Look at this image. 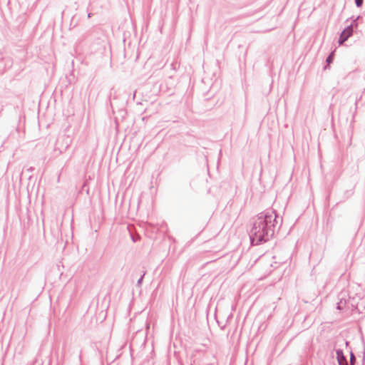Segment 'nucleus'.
Masks as SVG:
<instances>
[{
	"label": "nucleus",
	"instance_id": "1",
	"mask_svg": "<svg viewBox=\"0 0 365 365\" xmlns=\"http://www.w3.org/2000/svg\"><path fill=\"white\" fill-rule=\"evenodd\" d=\"M277 225L274 211L269 210L259 213L254 220L250 230V238L256 243L268 241L274 235Z\"/></svg>",
	"mask_w": 365,
	"mask_h": 365
},
{
	"label": "nucleus",
	"instance_id": "2",
	"mask_svg": "<svg viewBox=\"0 0 365 365\" xmlns=\"http://www.w3.org/2000/svg\"><path fill=\"white\" fill-rule=\"evenodd\" d=\"M346 297L347 293L346 292H342L339 294V302L336 306L337 309L344 311L355 307L353 304H351V307L349 306L350 299H346Z\"/></svg>",
	"mask_w": 365,
	"mask_h": 365
},
{
	"label": "nucleus",
	"instance_id": "3",
	"mask_svg": "<svg viewBox=\"0 0 365 365\" xmlns=\"http://www.w3.org/2000/svg\"><path fill=\"white\" fill-rule=\"evenodd\" d=\"M353 33V27L352 25L348 26L344 30L341 32L339 38V44H343L349 36L352 35Z\"/></svg>",
	"mask_w": 365,
	"mask_h": 365
},
{
	"label": "nucleus",
	"instance_id": "4",
	"mask_svg": "<svg viewBox=\"0 0 365 365\" xmlns=\"http://www.w3.org/2000/svg\"><path fill=\"white\" fill-rule=\"evenodd\" d=\"M337 361L339 365H347V361L344 356L343 351L341 349H338L336 351Z\"/></svg>",
	"mask_w": 365,
	"mask_h": 365
},
{
	"label": "nucleus",
	"instance_id": "5",
	"mask_svg": "<svg viewBox=\"0 0 365 365\" xmlns=\"http://www.w3.org/2000/svg\"><path fill=\"white\" fill-rule=\"evenodd\" d=\"M333 58H334V53H331L327 58V60L326 61L328 63H330L332 62L333 61Z\"/></svg>",
	"mask_w": 365,
	"mask_h": 365
},
{
	"label": "nucleus",
	"instance_id": "6",
	"mask_svg": "<svg viewBox=\"0 0 365 365\" xmlns=\"http://www.w3.org/2000/svg\"><path fill=\"white\" fill-rule=\"evenodd\" d=\"M144 275H145V273L140 277V278L138 280L137 282V285L138 286H140L141 284H142V282H143V277H144Z\"/></svg>",
	"mask_w": 365,
	"mask_h": 365
},
{
	"label": "nucleus",
	"instance_id": "7",
	"mask_svg": "<svg viewBox=\"0 0 365 365\" xmlns=\"http://www.w3.org/2000/svg\"><path fill=\"white\" fill-rule=\"evenodd\" d=\"M355 3L357 7H360L363 4V0H355Z\"/></svg>",
	"mask_w": 365,
	"mask_h": 365
},
{
	"label": "nucleus",
	"instance_id": "8",
	"mask_svg": "<svg viewBox=\"0 0 365 365\" xmlns=\"http://www.w3.org/2000/svg\"><path fill=\"white\" fill-rule=\"evenodd\" d=\"M68 145H69L68 143H66V146L63 148L59 149L60 153H63V151H65L68 148Z\"/></svg>",
	"mask_w": 365,
	"mask_h": 365
},
{
	"label": "nucleus",
	"instance_id": "9",
	"mask_svg": "<svg viewBox=\"0 0 365 365\" xmlns=\"http://www.w3.org/2000/svg\"><path fill=\"white\" fill-rule=\"evenodd\" d=\"M354 359V356L353 355V354H351V361H352V360Z\"/></svg>",
	"mask_w": 365,
	"mask_h": 365
},
{
	"label": "nucleus",
	"instance_id": "10",
	"mask_svg": "<svg viewBox=\"0 0 365 365\" xmlns=\"http://www.w3.org/2000/svg\"><path fill=\"white\" fill-rule=\"evenodd\" d=\"M91 16V13H89V14H88V18H90Z\"/></svg>",
	"mask_w": 365,
	"mask_h": 365
}]
</instances>
